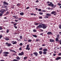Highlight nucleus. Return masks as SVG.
I'll return each instance as SVG.
<instances>
[{"label":"nucleus","mask_w":61,"mask_h":61,"mask_svg":"<svg viewBox=\"0 0 61 61\" xmlns=\"http://www.w3.org/2000/svg\"><path fill=\"white\" fill-rule=\"evenodd\" d=\"M52 3V2H50V4H48V5L49 6H51L52 8H54V5Z\"/></svg>","instance_id":"nucleus-1"},{"label":"nucleus","mask_w":61,"mask_h":61,"mask_svg":"<svg viewBox=\"0 0 61 61\" xmlns=\"http://www.w3.org/2000/svg\"><path fill=\"white\" fill-rule=\"evenodd\" d=\"M5 54L3 55L4 56H7L8 55L7 54H8L9 52H8L5 51L3 53V54Z\"/></svg>","instance_id":"nucleus-2"},{"label":"nucleus","mask_w":61,"mask_h":61,"mask_svg":"<svg viewBox=\"0 0 61 61\" xmlns=\"http://www.w3.org/2000/svg\"><path fill=\"white\" fill-rule=\"evenodd\" d=\"M42 28H43V29H46V25L44 24H42Z\"/></svg>","instance_id":"nucleus-3"},{"label":"nucleus","mask_w":61,"mask_h":61,"mask_svg":"<svg viewBox=\"0 0 61 61\" xmlns=\"http://www.w3.org/2000/svg\"><path fill=\"white\" fill-rule=\"evenodd\" d=\"M5 11V10L4 9H2L0 10V12L1 13H4Z\"/></svg>","instance_id":"nucleus-4"},{"label":"nucleus","mask_w":61,"mask_h":61,"mask_svg":"<svg viewBox=\"0 0 61 61\" xmlns=\"http://www.w3.org/2000/svg\"><path fill=\"white\" fill-rule=\"evenodd\" d=\"M29 45H27L26 46V50H28V51L30 50V48H29Z\"/></svg>","instance_id":"nucleus-5"},{"label":"nucleus","mask_w":61,"mask_h":61,"mask_svg":"<svg viewBox=\"0 0 61 61\" xmlns=\"http://www.w3.org/2000/svg\"><path fill=\"white\" fill-rule=\"evenodd\" d=\"M42 28V25L41 24L39 25L36 27L37 29H38V28Z\"/></svg>","instance_id":"nucleus-6"},{"label":"nucleus","mask_w":61,"mask_h":61,"mask_svg":"<svg viewBox=\"0 0 61 61\" xmlns=\"http://www.w3.org/2000/svg\"><path fill=\"white\" fill-rule=\"evenodd\" d=\"M24 55V52H22L20 53H19L18 55L19 56H23V55Z\"/></svg>","instance_id":"nucleus-7"},{"label":"nucleus","mask_w":61,"mask_h":61,"mask_svg":"<svg viewBox=\"0 0 61 61\" xmlns=\"http://www.w3.org/2000/svg\"><path fill=\"white\" fill-rule=\"evenodd\" d=\"M3 5H8V3L5 1L3 2Z\"/></svg>","instance_id":"nucleus-8"},{"label":"nucleus","mask_w":61,"mask_h":61,"mask_svg":"<svg viewBox=\"0 0 61 61\" xmlns=\"http://www.w3.org/2000/svg\"><path fill=\"white\" fill-rule=\"evenodd\" d=\"M47 34L48 35H53V33H52L51 32H48L47 33Z\"/></svg>","instance_id":"nucleus-9"},{"label":"nucleus","mask_w":61,"mask_h":61,"mask_svg":"<svg viewBox=\"0 0 61 61\" xmlns=\"http://www.w3.org/2000/svg\"><path fill=\"white\" fill-rule=\"evenodd\" d=\"M33 54L34 55L36 56H37V55H38V53H37L36 52H34L33 53Z\"/></svg>","instance_id":"nucleus-10"},{"label":"nucleus","mask_w":61,"mask_h":61,"mask_svg":"<svg viewBox=\"0 0 61 61\" xmlns=\"http://www.w3.org/2000/svg\"><path fill=\"white\" fill-rule=\"evenodd\" d=\"M61 57H57L56 58V60H58L61 59Z\"/></svg>","instance_id":"nucleus-11"},{"label":"nucleus","mask_w":61,"mask_h":61,"mask_svg":"<svg viewBox=\"0 0 61 61\" xmlns=\"http://www.w3.org/2000/svg\"><path fill=\"white\" fill-rule=\"evenodd\" d=\"M43 51L44 52H46V51H48V50L46 48H44L43 49Z\"/></svg>","instance_id":"nucleus-12"},{"label":"nucleus","mask_w":61,"mask_h":61,"mask_svg":"<svg viewBox=\"0 0 61 61\" xmlns=\"http://www.w3.org/2000/svg\"><path fill=\"white\" fill-rule=\"evenodd\" d=\"M56 11H52L51 13V14H56Z\"/></svg>","instance_id":"nucleus-13"},{"label":"nucleus","mask_w":61,"mask_h":61,"mask_svg":"<svg viewBox=\"0 0 61 61\" xmlns=\"http://www.w3.org/2000/svg\"><path fill=\"white\" fill-rule=\"evenodd\" d=\"M50 41L51 42H54L55 41L53 40H52L51 39L50 40Z\"/></svg>","instance_id":"nucleus-14"},{"label":"nucleus","mask_w":61,"mask_h":61,"mask_svg":"<svg viewBox=\"0 0 61 61\" xmlns=\"http://www.w3.org/2000/svg\"><path fill=\"white\" fill-rule=\"evenodd\" d=\"M20 15H24V13L22 12L20 13Z\"/></svg>","instance_id":"nucleus-15"},{"label":"nucleus","mask_w":61,"mask_h":61,"mask_svg":"<svg viewBox=\"0 0 61 61\" xmlns=\"http://www.w3.org/2000/svg\"><path fill=\"white\" fill-rule=\"evenodd\" d=\"M55 40L56 41V42H58V41H59V40H58V38L57 37H56V38Z\"/></svg>","instance_id":"nucleus-16"},{"label":"nucleus","mask_w":61,"mask_h":61,"mask_svg":"<svg viewBox=\"0 0 61 61\" xmlns=\"http://www.w3.org/2000/svg\"><path fill=\"white\" fill-rule=\"evenodd\" d=\"M46 15H47V16H51V14H49V13L47 14Z\"/></svg>","instance_id":"nucleus-17"},{"label":"nucleus","mask_w":61,"mask_h":61,"mask_svg":"<svg viewBox=\"0 0 61 61\" xmlns=\"http://www.w3.org/2000/svg\"><path fill=\"white\" fill-rule=\"evenodd\" d=\"M39 53L40 55H42L43 53V52L42 51H39Z\"/></svg>","instance_id":"nucleus-18"},{"label":"nucleus","mask_w":61,"mask_h":61,"mask_svg":"<svg viewBox=\"0 0 61 61\" xmlns=\"http://www.w3.org/2000/svg\"><path fill=\"white\" fill-rule=\"evenodd\" d=\"M10 51L11 52H14V53H15V51L13 50H10Z\"/></svg>","instance_id":"nucleus-19"},{"label":"nucleus","mask_w":61,"mask_h":61,"mask_svg":"<svg viewBox=\"0 0 61 61\" xmlns=\"http://www.w3.org/2000/svg\"><path fill=\"white\" fill-rule=\"evenodd\" d=\"M17 44V42H16V41H15L12 43V44H13V45H15V44Z\"/></svg>","instance_id":"nucleus-20"},{"label":"nucleus","mask_w":61,"mask_h":61,"mask_svg":"<svg viewBox=\"0 0 61 61\" xmlns=\"http://www.w3.org/2000/svg\"><path fill=\"white\" fill-rule=\"evenodd\" d=\"M47 53V52L44 51L43 52V54L44 55H46V54Z\"/></svg>","instance_id":"nucleus-21"},{"label":"nucleus","mask_w":61,"mask_h":61,"mask_svg":"<svg viewBox=\"0 0 61 61\" xmlns=\"http://www.w3.org/2000/svg\"><path fill=\"white\" fill-rule=\"evenodd\" d=\"M32 36H33L34 37H37V36L36 35H32Z\"/></svg>","instance_id":"nucleus-22"},{"label":"nucleus","mask_w":61,"mask_h":61,"mask_svg":"<svg viewBox=\"0 0 61 61\" xmlns=\"http://www.w3.org/2000/svg\"><path fill=\"white\" fill-rule=\"evenodd\" d=\"M16 58L17 59H18L19 60H20V57H19L18 56H17Z\"/></svg>","instance_id":"nucleus-23"},{"label":"nucleus","mask_w":61,"mask_h":61,"mask_svg":"<svg viewBox=\"0 0 61 61\" xmlns=\"http://www.w3.org/2000/svg\"><path fill=\"white\" fill-rule=\"evenodd\" d=\"M38 24H39V23H35V25H38Z\"/></svg>","instance_id":"nucleus-24"},{"label":"nucleus","mask_w":61,"mask_h":61,"mask_svg":"<svg viewBox=\"0 0 61 61\" xmlns=\"http://www.w3.org/2000/svg\"><path fill=\"white\" fill-rule=\"evenodd\" d=\"M28 42H32V40L31 39H30L28 41Z\"/></svg>","instance_id":"nucleus-25"},{"label":"nucleus","mask_w":61,"mask_h":61,"mask_svg":"<svg viewBox=\"0 0 61 61\" xmlns=\"http://www.w3.org/2000/svg\"><path fill=\"white\" fill-rule=\"evenodd\" d=\"M11 44H9L7 46H11Z\"/></svg>","instance_id":"nucleus-26"},{"label":"nucleus","mask_w":61,"mask_h":61,"mask_svg":"<svg viewBox=\"0 0 61 61\" xmlns=\"http://www.w3.org/2000/svg\"><path fill=\"white\" fill-rule=\"evenodd\" d=\"M9 29H7V31H6V33H9Z\"/></svg>","instance_id":"nucleus-27"},{"label":"nucleus","mask_w":61,"mask_h":61,"mask_svg":"<svg viewBox=\"0 0 61 61\" xmlns=\"http://www.w3.org/2000/svg\"><path fill=\"white\" fill-rule=\"evenodd\" d=\"M37 31L35 29L33 30V31L34 32H36Z\"/></svg>","instance_id":"nucleus-28"},{"label":"nucleus","mask_w":61,"mask_h":61,"mask_svg":"<svg viewBox=\"0 0 61 61\" xmlns=\"http://www.w3.org/2000/svg\"><path fill=\"white\" fill-rule=\"evenodd\" d=\"M18 60H16V59H14L13 60V61H12V60H11V61H18Z\"/></svg>","instance_id":"nucleus-29"},{"label":"nucleus","mask_w":61,"mask_h":61,"mask_svg":"<svg viewBox=\"0 0 61 61\" xmlns=\"http://www.w3.org/2000/svg\"><path fill=\"white\" fill-rule=\"evenodd\" d=\"M5 40H6L8 41V40H9V38H6L5 39Z\"/></svg>","instance_id":"nucleus-30"},{"label":"nucleus","mask_w":61,"mask_h":61,"mask_svg":"<svg viewBox=\"0 0 61 61\" xmlns=\"http://www.w3.org/2000/svg\"><path fill=\"white\" fill-rule=\"evenodd\" d=\"M2 52H3V50H1L0 51V54H1L2 53Z\"/></svg>","instance_id":"nucleus-31"},{"label":"nucleus","mask_w":61,"mask_h":61,"mask_svg":"<svg viewBox=\"0 0 61 61\" xmlns=\"http://www.w3.org/2000/svg\"><path fill=\"white\" fill-rule=\"evenodd\" d=\"M57 37H59L60 35L59 34H57Z\"/></svg>","instance_id":"nucleus-32"},{"label":"nucleus","mask_w":61,"mask_h":61,"mask_svg":"<svg viewBox=\"0 0 61 61\" xmlns=\"http://www.w3.org/2000/svg\"><path fill=\"white\" fill-rule=\"evenodd\" d=\"M27 57H24V59H27Z\"/></svg>","instance_id":"nucleus-33"},{"label":"nucleus","mask_w":61,"mask_h":61,"mask_svg":"<svg viewBox=\"0 0 61 61\" xmlns=\"http://www.w3.org/2000/svg\"><path fill=\"white\" fill-rule=\"evenodd\" d=\"M2 37V35H0V39H1Z\"/></svg>","instance_id":"nucleus-34"},{"label":"nucleus","mask_w":61,"mask_h":61,"mask_svg":"<svg viewBox=\"0 0 61 61\" xmlns=\"http://www.w3.org/2000/svg\"><path fill=\"white\" fill-rule=\"evenodd\" d=\"M2 29H3V28H2V27H1V26H0V30H2Z\"/></svg>","instance_id":"nucleus-35"},{"label":"nucleus","mask_w":61,"mask_h":61,"mask_svg":"<svg viewBox=\"0 0 61 61\" xmlns=\"http://www.w3.org/2000/svg\"><path fill=\"white\" fill-rule=\"evenodd\" d=\"M39 39H37L36 40V42H38V41H39Z\"/></svg>","instance_id":"nucleus-36"},{"label":"nucleus","mask_w":61,"mask_h":61,"mask_svg":"<svg viewBox=\"0 0 61 61\" xmlns=\"http://www.w3.org/2000/svg\"><path fill=\"white\" fill-rule=\"evenodd\" d=\"M42 49H43V48H41L39 49V50H42Z\"/></svg>","instance_id":"nucleus-37"},{"label":"nucleus","mask_w":61,"mask_h":61,"mask_svg":"<svg viewBox=\"0 0 61 61\" xmlns=\"http://www.w3.org/2000/svg\"><path fill=\"white\" fill-rule=\"evenodd\" d=\"M17 25V23H15L14 24V26H15V25Z\"/></svg>","instance_id":"nucleus-38"},{"label":"nucleus","mask_w":61,"mask_h":61,"mask_svg":"<svg viewBox=\"0 0 61 61\" xmlns=\"http://www.w3.org/2000/svg\"><path fill=\"white\" fill-rule=\"evenodd\" d=\"M56 54H55V53H54L53 54V56H56Z\"/></svg>","instance_id":"nucleus-39"},{"label":"nucleus","mask_w":61,"mask_h":61,"mask_svg":"<svg viewBox=\"0 0 61 61\" xmlns=\"http://www.w3.org/2000/svg\"><path fill=\"white\" fill-rule=\"evenodd\" d=\"M39 14H40V15H43V13L41 12H40L39 13Z\"/></svg>","instance_id":"nucleus-40"},{"label":"nucleus","mask_w":61,"mask_h":61,"mask_svg":"<svg viewBox=\"0 0 61 61\" xmlns=\"http://www.w3.org/2000/svg\"><path fill=\"white\" fill-rule=\"evenodd\" d=\"M9 12L8 11L6 13V15H7V14H9Z\"/></svg>","instance_id":"nucleus-41"},{"label":"nucleus","mask_w":61,"mask_h":61,"mask_svg":"<svg viewBox=\"0 0 61 61\" xmlns=\"http://www.w3.org/2000/svg\"><path fill=\"white\" fill-rule=\"evenodd\" d=\"M14 27H15V28L16 29H17V27L16 26H14Z\"/></svg>","instance_id":"nucleus-42"},{"label":"nucleus","mask_w":61,"mask_h":61,"mask_svg":"<svg viewBox=\"0 0 61 61\" xmlns=\"http://www.w3.org/2000/svg\"><path fill=\"white\" fill-rule=\"evenodd\" d=\"M38 11H41V9H38Z\"/></svg>","instance_id":"nucleus-43"},{"label":"nucleus","mask_w":61,"mask_h":61,"mask_svg":"<svg viewBox=\"0 0 61 61\" xmlns=\"http://www.w3.org/2000/svg\"><path fill=\"white\" fill-rule=\"evenodd\" d=\"M46 45L45 44H43L42 45V46H46Z\"/></svg>","instance_id":"nucleus-44"},{"label":"nucleus","mask_w":61,"mask_h":61,"mask_svg":"<svg viewBox=\"0 0 61 61\" xmlns=\"http://www.w3.org/2000/svg\"><path fill=\"white\" fill-rule=\"evenodd\" d=\"M2 15H3V14L2 13H0V16H2Z\"/></svg>","instance_id":"nucleus-45"},{"label":"nucleus","mask_w":61,"mask_h":61,"mask_svg":"<svg viewBox=\"0 0 61 61\" xmlns=\"http://www.w3.org/2000/svg\"><path fill=\"white\" fill-rule=\"evenodd\" d=\"M19 50H22V48L21 47H20L19 49Z\"/></svg>","instance_id":"nucleus-46"},{"label":"nucleus","mask_w":61,"mask_h":61,"mask_svg":"<svg viewBox=\"0 0 61 61\" xmlns=\"http://www.w3.org/2000/svg\"><path fill=\"white\" fill-rule=\"evenodd\" d=\"M20 46H22V45H23V44L22 43H20Z\"/></svg>","instance_id":"nucleus-47"},{"label":"nucleus","mask_w":61,"mask_h":61,"mask_svg":"<svg viewBox=\"0 0 61 61\" xmlns=\"http://www.w3.org/2000/svg\"><path fill=\"white\" fill-rule=\"evenodd\" d=\"M61 5V4H60L59 3H58V5H59V6H60V5Z\"/></svg>","instance_id":"nucleus-48"},{"label":"nucleus","mask_w":61,"mask_h":61,"mask_svg":"<svg viewBox=\"0 0 61 61\" xmlns=\"http://www.w3.org/2000/svg\"><path fill=\"white\" fill-rule=\"evenodd\" d=\"M17 6H19V5H20V4L18 3L17 4Z\"/></svg>","instance_id":"nucleus-49"},{"label":"nucleus","mask_w":61,"mask_h":61,"mask_svg":"<svg viewBox=\"0 0 61 61\" xmlns=\"http://www.w3.org/2000/svg\"><path fill=\"white\" fill-rule=\"evenodd\" d=\"M59 27V28H60V29H61V25H60Z\"/></svg>","instance_id":"nucleus-50"},{"label":"nucleus","mask_w":61,"mask_h":61,"mask_svg":"<svg viewBox=\"0 0 61 61\" xmlns=\"http://www.w3.org/2000/svg\"><path fill=\"white\" fill-rule=\"evenodd\" d=\"M29 8H30L29 7H28L26 8V9H29Z\"/></svg>","instance_id":"nucleus-51"},{"label":"nucleus","mask_w":61,"mask_h":61,"mask_svg":"<svg viewBox=\"0 0 61 61\" xmlns=\"http://www.w3.org/2000/svg\"><path fill=\"white\" fill-rule=\"evenodd\" d=\"M39 18L40 19H42V17H39Z\"/></svg>","instance_id":"nucleus-52"},{"label":"nucleus","mask_w":61,"mask_h":61,"mask_svg":"<svg viewBox=\"0 0 61 61\" xmlns=\"http://www.w3.org/2000/svg\"><path fill=\"white\" fill-rule=\"evenodd\" d=\"M20 39H21L22 38V36H20Z\"/></svg>","instance_id":"nucleus-53"},{"label":"nucleus","mask_w":61,"mask_h":61,"mask_svg":"<svg viewBox=\"0 0 61 61\" xmlns=\"http://www.w3.org/2000/svg\"><path fill=\"white\" fill-rule=\"evenodd\" d=\"M58 55H59V56H60V55H61V53H59L58 54Z\"/></svg>","instance_id":"nucleus-54"},{"label":"nucleus","mask_w":61,"mask_h":61,"mask_svg":"<svg viewBox=\"0 0 61 61\" xmlns=\"http://www.w3.org/2000/svg\"><path fill=\"white\" fill-rule=\"evenodd\" d=\"M39 2V1H38V0H37L36 1V3H37V2Z\"/></svg>","instance_id":"nucleus-55"},{"label":"nucleus","mask_w":61,"mask_h":61,"mask_svg":"<svg viewBox=\"0 0 61 61\" xmlns=\"http://www.w3.org/2000/svg\"><path fill=\"white\" fill-rule=\"evenodd\" d=\"M45 18H48V17L47 16H45Z\"/></svg>","instance_id":"nucleus-56"},{"label":"nucleus","mask_w":61,"mask_h":61,"mask_svg":"<svg viewBox=\"0 0 61 61\" xmlns=\"http://www.w3.org/2000/svg\"><path fill=\"white\" fill-rule=\"evenodd\" d=\"M16 40H18V41H20V40H19L18 39H17H17H16Z\"/></svg>","instance_id":"nucleus-57"},{"label":"nucleus","mask_w":61,"mask_h":61,"mask_svg":"<svg viewBox=\"0 0 61 61\" xmlns=\"http://www.w3.org/2000/svg\"><path fill=\"white\" fill-rule=\"evenodd\" d=\"M8 44H9L8 42H6L5 44H6V45H8Z\"/></svg>","instance_id":"nucleus-58"},{"label":"nucleus","mask_w":61,"mask_h":61,"mask_svg":"<svg viewBox=\"0 0 61 61\" xmlns=\"http://www.w3.org/2000/svg\"><path fill=\"white\" fill-rule=\"evenodd\" d=\"M48 10H50V7L48 8Z\"/></svg>","instance_id":"nucleus-59"},{"label":"nucleus","mask_w":61,"mask_h":61,"mask_svg":"<svg viewBox=\"0 0 61 61\" xmlns=\"http://www.w3.org/2000/svg\"><path fill=\"white\" fill-rule=\"evenodd\" d=\"M60 45H61V40H60Z\"/></svg>","instance_id":"nucleus-60"},{"label":"nucleus","mask_w":61,"mask_h":61,"mask_svg":"<svg viewBox=\"0 0 61 61\" xmlns=\"http://www.w3.org/2000/svg\"><path fill=\"white\" fill-rule=\"evenodd\" d=\"M34 14H33V13H31V15H34Z\"/></svg>","instance_id":"nucleus-61"},{"label":"nucleus","mask_w":61,"mask_h":61,"mask_svg":"<svg viewBox=\"0 0 61 61\" xmlns=\"http://www.w3.org/2000/svg\"><path fill=\"white\" fill-rule=\"evenodd\" d=\"M6 7H7V6H4V8H6Z\"/></svg>","instance_id":"nucleus-62"},{"label":"nucleus","mask_w":61,"mask_h":61,"mask_svg":"<svg viewBox=\"0 0 61 61\" xmlns=\"http://www.w3.org/2000/svg\"><path fill=\"white\" fill-rule=\"evenodd\" d=\"M15 22H18V20H15Z\"/></svg>","instance_id":"nucleus-63"},{"label":"nucleus","mask_w":61,"mask_h":61,"mask_svg":"<svg viewBox=\"0 0 61 61\" xmlns=\"http://www.w3.org/2000/svg\"><path fill=\"white\" fill-rule=\"evenodd\" d=\"M0 61H4V60H0Z\"/></svg>","instance_id":"nucleus-64"}]
</instances>
